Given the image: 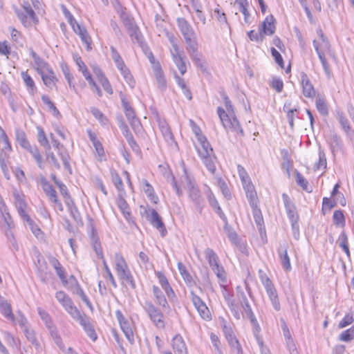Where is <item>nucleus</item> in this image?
Returning a JSON list of instances; mask_svg holds the SVG:
<instances>
[{
	"instance_id": "f257e3e1",
	"label": "nucleus",
	"mask_w": 354,
	"mask_h": 354,
	"mask_svg": "<svg viewBox=\"0 0 354 354\" xmlns=\"http://www.w3.org/2000/svg\"><path fill=\"white\" fill-rule=\"evenodd\" d=\"M222 97L228 113H226L225 110L221 107H218L217 113L224 128L226 129H231L233 131L243 135V131L240 126L239 122L231 113L233 112V110L232 104L230 98L225 93H223Z\"/></svg>"
},
{
	"instance_id": "f03ea898",
	"label": "nucleus",
	"mask_w": 354,
	"mask_h": 354,
	"mask_svg": "<svg viewBox=\"0 0 354 354\" xmlns=\"http://www.w3.org/2000/svg\"><path fill=\"white\" fill-rule=\"evenodd\" d=\"M177 24L187 44V51L194 60H198V59L196 57L198 55V43L196 35L193 28L184 18H178Z\"/></svg>"
},
{
	"instance_id": "7ed1b4c3",
	"label": "nucleus",
	"mask_w": 354,
	"mask_h": 354,
	"mask_svg": "<svg viewBox=\"0 0 354 354\" xmlns=\"http://www.w3.org/2000/svg\"><path fill=\"white\" fill-rule=\"evenodd\" d=\"M317 33L319 37V39L318 41L314 40L313 46L318 55L319 59L321 61L324 71L326 74L329 75L330 69L326 59V55H331L330 45L322 30H318Z\"/></svg>"
},
{
	"instance_id": "20e7f679",
	"label": "nucleus",
	"mask_w": 354,
	"mask_h": 354,
	"mask_svg": "<svg viewBox=\"0 0 354 354\" xmlns=\"http://www.w3.org/2000/svg\"><path fill=\"white\" fill-rule=\"evenodd\" d=\"M206 259L213 272L216 274L219 281L226 282V272L222 265L219 263V259L214 251L211 248H206L204 251Z\"/></svg>"
},
{
	"instance_id": "39448f33",
	"label": "nucleus",
	"mask_w": 354,
	"mask_h": 354,
	"mask_svg": "<svg viewBox=\"0 0 354 354\" xmlns=\"http://www.w3.org/2000/svg\"><path fill=\"white\" fill-rule=\"evenodd\" d=\"M185 182L189 198L196 207H200L203 203L201 191L194 178L189 176L186 171H185Z\"/></svg>"
},
{
	"instance_id": "423d86ee",
	"label": "nucleus",
	"mask_w": 354,
	"mask_h": 354,
	"mask_svg": "<svg viewBox=\"0 0 354 354\" xmlns=\"http://www.w3.org/2000/svg\"><path fill=\"white\" fill-rule=\"evenodd\" d=\"M65 15L74 32L80 37L82 43L85 44L86 50H90L91 49V39L86 28L79 24L70 12L65 13Z\"/></svg>"
},
{
	"instance_id": "0eeeda50",
	"label": "nucleus",
	"mask_w": 354,
	"mask_h": 354,
	"mask_svg": "<svg viewBox=\"0 0 354 354\" xmlns=\"http://www.w3.org/2000/svg\"><path fill=\"white\" fill-rule=\"evenodd\" d=\"M144 308L151 322L157 328H163L165 327L164 315L158 308L155 306L151 302H146Z\"/></svg>"
},
{
	"instance_id": "6e6552de",
	"label": "nucleus",
	"mask_w": 354,
	"mask_h": 354,
	"mask_svg": "<svg viewBox=\"0 0 354 354\" xmlns=\"http://www.w3.org/2000/svg\"><path fill=\"white\" fill-rule=\"evenodd\" d=\"M120 15L131 39H135L137 42L140 43L142 41V36L133 19L127 13H120Z\"/></svg>"
},
{
	"instance_id": "1a4fd4ad",
	"label": "nucleus",
	"mask_w": 354,
	"mask_h": 354,
	"mask_svg": "<svg viewBox=\"0 0 354 354\" xmlns=\"http://www.w3.org/2000/svg\"><path fill=\"white\" fill-rule=\"evenodd\" d=\"M146 215L147 221L160 232L161 236H165L167 230L158 213L154 209H149L146 211Z\"/></svg>"
},
{
	"instance_id": "9d476101",
	"label": "nucleus",
	"mask_w": 354,
	"mask_h": 354,
	"mask_svg": "<svg viewBox=\"0 0 354 354\" xmlns=\"http://www.w3.org/2000/svg\"><path fill=\"white\" fill-rule=\"evenodd\" d=\"M55 298L71 317L78 310L71 298L65 292L57 291L55 293Z\"/></svg>"
},
{
	"instance_id": "9b49d317",
	"label": "nucleus",
	"mask_w": 354,
	"mask_h": 354,
	"mask_svg": "<svg viewBox=\"0 0 354 354\" xmlns=\"http://www.w3.org/2000/svg\"><path fill=\"white\" fill-rule=\"evenodd\" d=\"M23 12L18 13V17L24 26H29L32 21H37L36 15L29 2H24Z\"/></svg>"
},
{
	"instance_id": "f8f14e48",
	"label": "nucleus",
	"mask_w": 354,
	"mask_h": 354,
	"mask_svg": "<svg viewBox=\"0 0 354 354\" xmlns=\"http://www.w3.org/2000/svg\"><path fill=\"white\" fill-rule=\"evenodd\" d=\"M122 105L124 109L125 115L134 131H140L141 124L136 117L135 112L128 102L122 100Z\"/></svg>"
},
{
	"instance_id": "ddd939ff",
	"label": "nucleus",
	"mask_w": 354,
	"mask_h": 354,
	"mask_svg": "<svg viewBox=\"0 0 354 354\" xmlns=\"http://www.w3.org/2000/svg\"><path fill=\"white\" fill-rule=\"evenodd\" d=\"M41 185L45 194L49 197L50 201L57 204L59 209L62 210V205L59 201L57 192L53 187L52 185L44 178H41Z\"/></svg>"
},
{
	"instance_id": "4468645a",
	"label": "nucleus",
	"mask_w": 354,
	"mask_h": 354,
	"mask_svg": "<svg viewBox=\"0 0 354 354\" xmlns=\"http://www.w3.org/2000/svg\"><path fill=\"white\" fill-rule=\"evenodd\" d=\"M15 205L17 212L24 221H29V215L27 213V204L22 196L18 193H14Z\"/></svg>"
},
{
	"instance_id": "2eb2a0df",
	"label": "nucleus",
	"mask_w": 354,
	"mask_h": 354,
	"mask_svg": "<svg viewBox=\"0 0 354 354\" xmlns=\"http://www.w3.org/2000/svg\"><path fill=\"white\" fill-rule=\"evenodd\" d=\"M335 117L345 134L352 138L354 136V130L352 129L345 114L342 111H337Z\"/></svg>"
},
{
	"instance_id": "dca6fc26",
	"label": "nucleus",
	"mask_w": 354,
	"mask_h": 354,
	"mask_svg": "<svg viewBox=\"0 0 354 354\" xmlns=\"http://www.w3.org/2000/svg\"><path fill=\"white\" fill-rule=\"evenodd\" d=\"M300 77L304 95L308 98L315 97L316 92L307 74L304 72H301L300 73Z\"/></svg>"
},
{
	"instance_id": "f3484780",
	"label": "nucleus",
	"mask_w": 354,
	"mask_h": 354,
	"mask_svg": "<svg viewBox=\"0 0 354 354\" xmlns=\"http://www.w3.org/2000/svg\"><path fill=\"white\" fill-rule=\"evenodd\" d=\"M275 19L272 15H268L266 17L263 22L260 25V32H263V35H272L275 32Z\"/></svg>"
},
{
	"instance_id": "a211bd4d",
	"label": "nucleus",
	"mask_w": 354,
	"mask_h": 354,
	"mask_svg": "<svg viewBox=\"0 0 354 354\" xmlns=\"http://www.w3.org/2000/svg\"><path fill=\"white\" fill-rule=\"evenodd\" d=\"M243 187L245 192L246 197L249 201L250 206H254L255 203L257 202V194L254 186L251 182V180H246L242 183Z\"/></svg>"
},
{
	"instance_id": "6ab92c4d",
	"label": "nucleus",
	"mask_w": 354,
	"mask_h": 354,
	"mask_svg": "<svg viewBox=\"0 0 354 354\" xmlns=\"http://www.w3.org/2000/svg\"><path fill=\"white\" fill-rule=\"evenodd\" d=\"M0 224L1 227L5 229L11 228L13 225L12 218L3 201H0Z\"/></svg>"
},
{
	"instance_id": "aec40b11",
	"label": "nucleus",
	"mask_w": 354,
	"mask_h": 354,
	"mask_svg": "<svg viewBox=\"0 0 354 354\" xmlns=\"http://www.w3.org/2000/svg\"><path fill=\"white\" fill-rule=\"evenodd\" d=\"M44 84L50 90L57 88L56 83L58 81L55 73L51 68H48L46 72H39Z\"/></svg>"
},
{
	"instance_id": "412c9836",
	"label": "nucleus",
	"mask_w": 354,
	"mask_h": 354,
	"mask_svg": "<svg viewBox=\"0 0 354 354\" xmlns=\"http://www.w3.org/2000/svg\"><path fill=\"white\" fill-rule=\"evenodd\" d=\"M171 346L175 354H188L186 344L180 335H176L173 337Z\"/></svg>"
},
{
	"instance_id": "4be33fe9",
	"label": "nucleus",
	"mask_w": 354,
	"mask_h": 354,
	"mask_svg": "<svg viewBox=\"0 0 354 354\" xmlns=\"http://www.w3.org/2000/svg\"><path fill=\"white\" fill-rule=\"evenodd\" d=\"M152 293L155 299V302L157 305L160 306L163 309L169 308L163 292L158 286L156 285L152 286Z\"/></svg>"
},
{
	"instance_id": "5701e85b",
	"label": "nucleus",
	"mask_w": 354,
	"mask_h": 354,
	"mask_svg": "<svg viewBox=\"0 0 354 354\" xmlns=\"http://www.w3.org/2000/svg\"><path fill=\"white\" fill-rule=\"evenodd\" d=\"M171 55L173 62L175 63L176 67L178 68L180 74L183 75L187 71V67L185 64V57L183 53H180L179 50L171 53Z\"/></svg>"
},
{
	"instance_id": "b1692460",
	"label": "nucleus",
	"mask_w": 354,
	"mask_h": 354,
	"mask_svg": "<svg viewBox=\"0 0 354 354\" xmlns=\"http://www.w3.org/2000/svg\"><path fill=\"white\" fill-rule=\"evenodd\" d=\"M156 276L158 279L159 283L162 288L165 290L166 295L169 298L174 297L175 292L171 287L167 277L162 272H156Z\"/></svg>"
},
{
	"instance_id": "393cba45",
	"label": "nucleus",
	"mask_w": 354,
	"mask_h": 354,
	"mask_svg": "<svg viewBox=\"0 0 354 354\" xmlns=\"http://www.w3.org/2000/svg\"><path fill=\"white\" fill-rule=\"evenodd\" d=\"M328 143L330 146L331 152L333 156L342 149V141L341 138L335 133H333L330 138L328 140Z\"/></svg>"
},
{
	"instance_id": "a878e982",
	"label": "nucleus",
	"mask_w": 354,
	"mask_h": 354,
	"mask_svg": "<svg viewBox=\"0 0 354 354\" xmlns=\"http://www.w3.org/2000/svg\"><path fill=\"white\" fill-rule=\"evenodd\" d=\"M153 70L158 88L162 91L165 90L167 87V82L159 63L153 64Z\"/></svg>"
},
{
	"instance_id": "bb28decb",
	"label": "nucleus",
	"mask_w": 354,
	"mask_h": 354,
	"mask_svg": "<svg viewBox=\"0 0 354 354\" xmlns=\"http://www.w3.org/2000/svg\"><path fill=\"white\" fill-rule=\"evenodd\" d=\"M116 274L118 278L124 283H126L133 289L136 288V283L129 267L120 270L119 272H116Z\"/></svg>"
},
{
	"instance_id": "cd10ccee",
	"label": "nucleus",
	"mask_w": 354,
	"mask_h": 354,
	"mask_svg": "<svg viewBox=\"0 0 354 354\" xmlns=\"http://www.w3.org/2000/svg\"><path fill=\"white\" fill-rule=\"evenodd\" d=\"M266 292L272 302L273 308L279 311L281 309V306L278 297V295L277 292V290L274 288L273 284H271L268 286L265 287Z\"/></svg>"
},
{
	"instance_id": "c85d7f7f",
	"label": "nucleus",
	"mask_w": 354,
	"mask_h": 354,
	"mask_svg": "<svg viewBox=\"0 0 354 354\" xmlns=\"http://www.w3.org/2000/svg\"><path fill=\"white\" fill-rule=\"evenodd\" d=\"M178 271L183 279L185 283L188 287H194L196 286V282L187 270L183 263L178 262L177 264Z\"/></svg>"
},
{
	"instance_id": "c756f323",
	"label": "nucleus",
	"mask_w": 354,
	"mask_h": 354,
	"mask_svg": "<svg viewBox=\"0 0 354 354\" xmlns=\"http://www.w3.org/2000/svg\"><path fill=\"white\" fill-rule=\"evenodd\" d=\"M0 311L1 314L8 319L14 321V315L12 312L11 305L7 299L0 295Z\"/></svg>"
},
{
	"instance_id": "7c9ffc66",
	"label": "nucleus",
	"mask_w": 354,
	"mask_h": 354,
	"mask_svg": "<svg viewBox=\"0 0 354 354\" xmlns=\"http://www.w3.org/2000/svg\"><path fill=\"white\" fill-rule=\"evenodd\" d=\"M282 198L284 203L285 208L287 212V214L291 221H294L295 219H297L295 217V206L294 203L291 201L289 196L283 193L282 194Z\"/></svg>"
},
{
	"instance_id": "2f4dec72",
	"label": "nucleus",
	"mask_w": 354,
	"mask_h": 354,
	"mask_svg": "<svg viewBox=\"0 0 354 354\" xmlns=\"http://www.w3.org/2000/svg\"><path fill=\"white\" fill-rule=\"evenodd\" d=\"M206 194L209 205L212 207L213 209H215L216 212L220 216L221 218H225V215L218 204V201L216 200L213 192L209 187H207V192Z\"/></svg>"
},
{
	"instance_id": "473e14b6",
	"label": "nucleus",
	"mask_w": 354,
	"mask_h": 354,
	"mask_svg": "<svg viewBox=\"0 0 354 354\" xmlns=\"http://www.w3.org/2000/svg\"><path fill=\"white\" fill-rule=\"evenodd\" d=\"M24 333L26 339L32 344V345L35 348L37 351H40L41 350V347L39 342L38 341L35 333L33 329L30 327H25L24 329Z\"/></svg>"
},
{
	"instance_id": "72a5a7b5",
	"label": "nucleus",
	"mask_w": 354,
	"mask_h": 354,
	"mask_svg": "<svg viewBox=\"0 0 354 354\" xmlns=\"http://www.w3.org/2000/svg\"><path fill=\"white\" fill-rule=\"evenodd\" d=\"M198 141L200 144V147L198 148L199 156H207L208 154H213V149L205 136L201 137Z\"/></svg>"
},
{
	"instance_id": "f704fd0d",
	"label": "nucleus",
	"mask_w": 354,
	"mask_h": 354,
	"mask_svg": "<svg viewBox=\"0 0 354 354\" xmlns=\"http://www.w3.org/2000/svg\"><path fill=\"white\" fill-rule=\"evenodd\" d=\"M278 253L283 268L286 271L290 270L291 264L288 254L287 248L281 246L278 250Z\"/></svg>"
},
{
	"instance_id": "c9c22d12",
	"label": "nucleus",
	"mask_w": 354,
	"mask_h": 354,
	"mask_svg": "<svg viewBox=\"0 0 354 354\" xmlns=\"http://www.w3.org/2000/svg\"><path fill=\"white\" fill-rule=\"evenodd\" d=\"M94 71L98 78L100 83L102 84L104 90L109 94H112L113 93L112 87L109 83V81L104 76L102 71L100 68H95L94 70Z\"/></svg>"
},
{
	"instance_id": "e433bc0d",
	"label": "nucleus",
	"mask_w": 354,
	"mask_h": 354,
	"mask_svg": "<svg viewBox=\"0 0 354 354\" xmlns=\"http://www.w3.org/2000/svg\"><path fill=\"white\" fill-rule=\"evenodd\" d=\"M117 68L120 71L125 82L129 84V86L131 88H133L136 84L135 80L129 69L127 67L125 64L118 66Z\"/></svg>"
},
{
	"instance_id": "4c0bfd02",
	"label": "nucleus",
	"mask_w": 354,
	"mask_h": 354,
	"mask_svg": "<svg viewBox=\"0 0 354 354\" xmlns=\"http://www.w3.org/2000/svg\"><path fill=\"white\" fill-rule=\"evenodd\" d=\"M0 150L1 152H10L12 150L11 145L5 131L0 126Z\"/></svg>"
},
{
	"instance_id": "58836bf2",
	"label": "nucleus",
	"mask_w": 354,
	"mask_h": 354,
	"mask_svg": "<svg viewBox=\"0 0 354 354\" xmlns=\"http://www.w3.org/2000/svg\"><path fill=\"white\" fill-rule=\"evenodd\" d=\"M30 55L32 57L35 64L37 67V70L38 72H42L41 71L43 69H48L50 67L49 65L43 59H41L32 48L30 49Z\"/></svg>"
},
{
	"instance_id": "ea45409f",
	"label": "nucleus",
	"mask_w": 354,
	"mask_h": 354,
	"mask_svg": "<svg viewBox=\"0 0 354 354\" xmlns=\"http://www.w3.org/2000/svg\"><path fill=\"white\" fill-rule=\"evenodd\" d=\"M336 243L339 247L341 248L342 250L346 253V256L350 257L351 254L348 247V236L344 230L341 232Z\"/></svg>"
},
{
	"instance_id": "a19ab883",
	"label": "nucleus",
	"mask_w": 354,
	"mask_h": 354,
	"mask_svg": "<svg viewBox=\"0 0 354 354\" xmlns=\"http://www.w3.org/2000/svg\"><path fill=\"white\" fill-rule=\"evenodd\" d=\"M143 191L147 196L148 198L153 203L156 204L158 202V197L156 195L153 187L145 179L142 180Z\"/></svg>"
},
{
	"instance_id": "79ce46f5",
	"label": "nucleus",
	"mask_w": 354,
	"mask_h": 354,
	"mask_svg": "<svg viewBox=\"0 0 354 354\" xmlns=\"http://www.w3.org/2000/svg\"><path fill=\"white\" fill-rule=\"evenodd\" d=\"M51 263L55 270L57 275L59 277L62 283L65 286L67 284L66 275L65 273V270L64 268L62 266L61 263L56 259H53L51 261Z\"/></svg>"
},
{
	"instance_id": "37998d69",
	"label": "nucleus",
	"mask_w": 354,
	"mask_h": 354,
	"mask_svg": "<svg viewBox=\"0 0 354 354\" xmlns=\"http://www.w3.org/2000/svg\"><path fill=\"white\" fill-rule=\"evenodd\" d=\"M21 77L27 87V90L30 95H34L37 91L35 82L32 78L28 74L26 71L21 73Z\"/></svg>"
},
{
	"instance_id": "c03bdc74",
	"label": "nucleus",
	"mask_w": 354,
	"mask_h": 354,
	"mask_svg": "<svg viewBox=\"0 0 354 354\" xmlns=\"http://www.w3.org/2000/svg\"><path fill=\"white\" fill-rule=\"evenodd\" d=\"M236 3L239 6V11L244 15V21L246 24H250V14L248 10L249 6L248 2L247 0H238L236 1Z\"/></svg>"
},
{
	"instance_id": "a18cd8bd",
	"label": "nucleus",
	"mask_w": 354,
	"mask_h": 354,
	"mask_svg": "<svg viewBox=\"0 0 354 354\" xmlns=\"http://www.w3.org/2000/svg\"><path fill=\"white\" fill-rule=\"evenodd\" d=\"M26 149L32 156V157L37 162L38 167L40 169H44V165L42 162V157H41L37 147L36 146L32 147L30 145V147H27Z\"/></svg>"
},
{
	"instance_id": "49530a36",
	"label": "nucleus",
	"mask_w": 354,
	"mask_h": 354,
	"mask_svg": "<svg viewBox=\"0 0 354 354\" xmlns=\"http://www.w3.org/2000/svg\"><path fill=\"white\" fill-rule=\"evenodd\" d=\"M71 317L77 322L82 328L91 322V318L84 313H82L79 310Z\"/></svg>"
},
{
	"instance_id": "de8ad7c7",
	"label": "nucleus",
	"mask_w": 354,
	"mask_h": 354,
	"mask_svg": "<svg viewBox=\"0 0 354 354\" xmlns=\"http://www.w3.org/2000/svg\"><path fill=\"white\" fill-rule=\"evenodd\" d=\"M114 265L116 272L128 267L124 258L120 253H115L114 256Z\"/></svg>"
},
{
	"instance_id": "09e8293b",
	"label": "nucleus",
	"mask_w": 354,
	"mask_h": 354,
	"mask_svg": "<svg viewBox=\"0 0 354 354\" xmlns=\"http://www.w3.org/2000/svg\"><path fill=\"white\" fill-rule=\"evenodd\" d=\"M15 135L18 143L22 148L26 149L27 147H30V144L27 140L26 135L24 131L21 129H17Z\"/></svg>"
},
{
	"instance_id": "8fccbe9b",
	"label": "nucleus",
	"mask_w": 354,
	"mask_h": 354,
	"mask_svg": "<svg viewBox=\"0 0 354 354\" xmlns=\"http://www.w3.org/2000/svg\"><path fill=\"white\" fill-rule=\"evenodd\" d=\"M333 222L337 227H344L345 226V217L342 210H335L334 212Z\"/></svg>"
},
{
	"instance_id": "3c124183",
	"label": "nucleus",
	"mask_w": 354,
	"mask_h": 354,
	"mask_svg": "<svg viewBox=\"0 0 354 354\" xmlns=\"http://www.w3.org/2000/svg\"><path fill=\"white\" fill-rule=\"evenodd\" d=\"M159 127L162 136L167 141H171L173 140V135L170 128L165 121L159 122Z\"/></svg>"
},
{
	"instance_id": "603ef678",
	"label": "nucleus",
	"mask_w": 354,
	"mask_h": 354,
	"mask_svg": "<svg viewBox=\"0 0 354 354\" xmlns=\"http://www.w3.org/2000/svg\"><path fill=\"white\" fill-rule=\"evenodd\" d=\"M354 322V309H351L348 313L346 314L342 320L339 323V328H344L347 326L351 324Z\"/></svg>"
},
{
	"instance_id": "864d4df0",
	"label": "nucleus",
	"mask_w": 354,
	"mask_h": 354,
	"mask_svg": "<svg viewBox=\"0 0 354 354\" xmlns=\"http://www.w3.org/2000/svg\"><path fill=\"white\" fill-rule=\"evenodd\" d=\"M354 339V326L342 332L338 339L342 342H348Z\"/></svg>"
},
{
	"instance_id": "5fc2aeb1",
	"label": "nucleus",
	"mask_w": 354,
	"mask_h": 354,
	"mask_svg": "<svg viewBox=\"0 0 354 354\" xmlns=\"http://www.w3.org/2000/svg\"><path fill=\"white\" fill-rule=\"evenodd\" d=\"M118 207L120 209V210L122 211L124 216L125 217V218L129 221L130 217H131V213H130V211H129V207L127 204V203L126 202V201L122 198H120L118 200Z\"/></svg>"
},
{
	"instance_id": "6e6d98bb",
	"label": "nucleus",
	"mask_w": 354,
	"mask_h": 354,
	"mask_svg": "<svg viewBox=\"0 0 354 354\" xmlns=\"http://www.w3.org/2000/svg\"><path fill=\"white\" fill-rule=\"evenodd\" d=\"M41 100L49 109V110L52 112L53 115L58 117L60 116V113L57 107L55 106L54 103L50 100L49 97L46 95H43L41 96Z\"/></svg>"
},
{
	"instance_id": "4d7b16f0",
	"label": "nucleus",
	"mask_w": 354,
	"mask_h": 354,
	"mask_svg": "<svg viewBox=\"0 0 354 354\" xmlns=\"http://www.w3.org/2000/svg\"><path fill=\"white\" fill-rule=\"evenodd\" d=\"M76 64L79 68V71L82 72L85 79H91V74L88 71L87 66L82 61L80 57L76 56L74 57Z\"/></svg>"
},
{
	"instance_id": "13d9d810",
	"label": "nucleus",
	"mask_w": 354,
	"mask_h": 354,
	"mask_svg": "<svg viewBox=\"0 0 354 354\" xmlns=\"http://www.w3.org/2000/svg\"><path fill=\"white\" fill-rule=\"evenodd\" d=\"M217 185L220 188L222 194L224 197L227 199H230L231 198V194L227 185V183L221 177L216 178Z\"/></svg>"
},
{
	"instance_id": "bf43d9fd",
	"label": "nucleus",
	"mask_w": 354,
	"mask_h": 354,
	"mask_svg": "<svg viewBox=\"0 0 354 354\" xmlns=\"http://www.w3.org/2000/svg\"><path fill=\"white\" fill-rule=\"evenodd\" d=\"M120 326L128 340L131 342H133L134 340L133 333L129 321L122 322V324H121Z\"/></svg>"
},
{
	"instance_id": "052dcab7",
	"label": "nucleus",
	"mask_w": 354,
	"mask_h": 354,
	"mask_svg": "<svg viewBox=\"0 0 354 354\" xmlns=\"http://www.w3.org/2000/svg\"><path fill=\"white\" fill-rule=\"evenodd\" d=\"M296 182L304 190L308 193L312 192L311 187H309L308 186V180L299 172H297L296 174Z\"/></svg>"
},
{
	"instance_id": "680f3d73",
	"label": "nucleus",
	"mask_w": 354,
	"mask_h": 354,
	"mask_svg": "<svg viewBox=\"0 0 354 354\" xmlns=\"http://www.w3.org/2000/svg\"><path fill=\"white\" fill-rule=\"evenodd\" d=\"M316 108L322 115H327L328 109L325 100L318 97L315 102Z\"/></svg>"
},
{
	"instance_id": "e2e57ef3",
	"label": "nucleus",
	"mask_w": 354,
	"mask_h": 354,
	"mask_svg": "<svg viewBox=\"0 0 354 354\" xmlns=\"http://www.w3.org/2000/svg\"><path fill=\"white\" fill-rule=\"evenodd\" d=\"M212 154H208L207 156H200L203 162L205 165L207 169L212 174H214L216 171L215 165L212 158Z\"/></svg>"
},
{
	"instance_id": "0e129e2a",
	"label": "nucleus",
	"mask_w": 354,
	"mask_h": 354,
	"mask_svg": "<svg viewBox=\"0 0 354 354\" xmlns=\"http://www.w3.org/2000/svg\"><path fill=\"white\" fill-rule=\"evenodd\" d=\"M84 332L87 335V336L93 341L95 342L97 339V335L95 332V328L92 322H91L89 324L83 328Z\"/></svg>"
},
{
	"instance_id": "69168bd1",
	"label": "nucleus",
	"mask_w": 354,
	"mask_h": 354,
	"mask_svg": "<svg viewBox=\"0 0 354 354\" xmlns=\"http://www.w3.org/2000/svg\"><path fill=\"white\" fill-rule=\"evenodd\" d=\"M251 324L252 325V330L254 335L256 338V340L258 341V339H263L262 337L260 336V331H261V327L255 317V316H253L252 318H248Z\"/></svg>"
},
{
	"instance_id": "338daca9",
	"label": "nucleus",
	"mask_w": 354,
	"mask_h": 354,
	"mask_svg": "<svg viewBox=\"0 0 354 354\" xmlns=\"http://www.w3.org/2000/svg\"><path fill=\"white\" fill-rule=\"evenodd\" d=\"M164 32H165V36L167 37V38L168 39V40L169 41L171 45L172 46V48L170 50V53H173L174 51L179 50L178 46L177 44V39L174 36V35L171 32H169V31H167L166 30H165Z\"/></svg>"
},
{
	"instance_id": "774afa93",
	"label": "nucleus",
	"mask_w": 354,
	"mask_h": 354,
	"mask_svg": "<svg viewBox=\"0 0 354 354\" xmlns=\"http://www.w3.org/2000/svg\"><path fill=\"white\" fill-rule=\"evenodd\" d=\"M110 49L111 58L113 60L116 67L124 64L118 50L113 46H111Z\"/></svg>"
}]
</instances>
